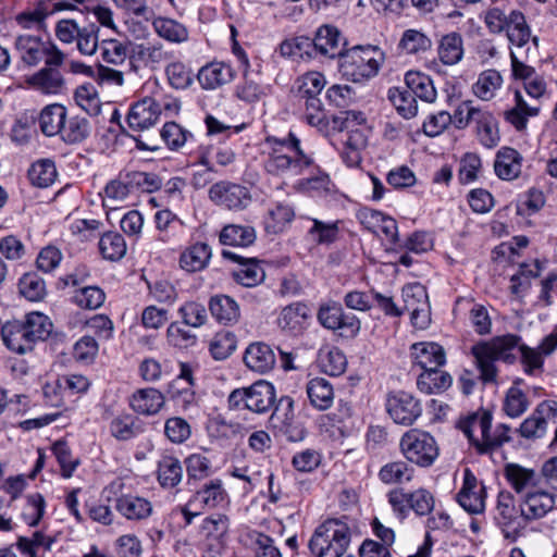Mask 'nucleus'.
<instances>
[{"mask_svg": "<svg viewBox=\"0 0 557 557\" xmlns=\"http://www.w3.org/2000/svg\"><path fill=\"white\" fill-rule=\"evenodd\" d=\"M388 100L393 103L396 111L404 119H412L418 113V102L416 97L405 85L404 87H393L388 89Z\"/></svg>", "mask_w": 557, "mask_h": 557, "instance_id": "obj_48", "label": "nucleus"}, {"mask_svg": "<svg viewBox=\"0 0 557 557\" xmlns=\"http://www.w3.org/2000/svg\"><path fill=\"white\" fill-rule=\"evenodd\" d=\"M505 32L512 47L510 50L524 51L527 47H531L530 42H532V50L535 53L539 47V38L536 36L532 37L530 26L521 11L512 10L509 13V24Z\"/></svg>", "mask_w": 557, "mask_h": 557, "instance_id": "obj_18", "label": "nucleus"}, {"mask_svg": "<svg viewBox=\"0 0 557 557\" xmlns=\"http://www.w3.org/2000/svg\"><path fill=\"white\" fill-rule=\"evenodd\" d=\"M143 431L138 419L126 412L116 414L109 423V432L117 441H131Z\"/></svg>", "mask_w": 557, "mask_h": 557, "instance_id": "obj_40", "label": "nucleus"}, {"mask_svg": "<svg viewBox=\"0 0 557 557\" xmlns=\"http://www.w3.org/2000/svg\"><path fill=\"white\" fill-rule=\"evenodd\" d=\"M412 355L423 371L441 368L446 361L444 348L436 343L413 344Z\"/></svg>", "mask_w": 557, "mask_h": 557, "instance_id": "obj_33", "label": "nucleus"}, {"mask_svg": "<svg viewBox=\"0 0 557 557\" xmlns=\"http://www.w3.org/2000/svg\"><path fill=\"white\" fill-rule=\"evenodd\" d=\"M165 74L169 84L175 89H186L193 84L191 70L181 61H174L166 65Z\"/></svg>", "mask_w": 557, "mask_h": 557, "instance_id": "obj_64", "label": "nucleus"}, {"mask_svg": "<svg viewBox=\"0 0 557 557\" xmlns=\"http://www.w3.org/2000/svg\"><path fill=\"white\" fill-rule=\"evenodd\" d=\"M530 407L527 394L517 385H512L505 394L503 401L504 412L515 419L521 417Z\"/></svg>", "mask_w": 557, "mask_h": 557, "instance_id": "obj_56", "label": "nucleus"}, {"mask_svg": "<svg viewBox=\"0 0 557 557\" xmlns=\"http://www.w3.org/2000/svg\"><path fill=\"white\" fill-rule=\"evenodd\" d=\"M22 323L34 343L38 341H45L52 331V322L46 314L41 312L35 311L28 313L26 315L25 322Z\"/></svg>", "mask_w": 557, "mask_h": 557, "instance_id": "obj_57", "label": "nucleus"}, {"mask_svg": "<svg viewBox=\"0 0 557 557\" xmlns=\"http://www.w3.org/2000/svg\"><path fill=\"white\" fill-rule=\"evenodd\" d=\"M462 304L468 307V319L474 332L479 335L490 334L492 331V320L487 309L483 305L474 302L472 299L457 300V306Z\"/></svg>", "mask_w": 557, "mask_h": 557, "instance_id": "obj_52", "label": "nucleus"}, {"mask_svg": "<svg viewBox=\"0 0 557 557\" xmlns=\"http://www.w3.org/2000/svg\"><path fill=\"white\" fill-rule=\"evenodd\" d=\"M148 16L153 30L162 39L174 44L187 41L188 30L182 23L164 16H154L153 13Z\"/></svg>", "mask_w": 557, "mask_h": 557, "instance_id": "obj_34", "label": "nucleus"}, {"mask_svg": "<svg viewBox=\"0 0 557 557\" xmlns=\"http://www.w3.org/2000/svg\"><path fill=\"white\" fill-rule=\"evenodd\" d=\"M234 77L235 71L233 67L221 61H212L203 65L197 74L200 86L206 90H214L226 85L231 83Z\"/></svg>", "mask_w": 557, "mask_h": 557, "instance_id": "obj_26", "label": "nucleus"}, {"mask_svg": "<svg viewBox=\"0 0 557 557\" xmlns=\"http://www.w3.org/2000/svg\"><path fill=\"white\" fill-rule=\"evenodd\" d=\"M15 49L20 60L27 66H36L42 60L47 65H62L65 54L51 40H42L39 36L23 34L15 39Z\"/></svg>", "mask_w": 557, "mask_h": 557, "instance_id": "obj_5", "label": "nucleus"}, {"mask_svg": "<svg viewBox=\"0 0 557 557\" xmlns=\"http://www.w3.org/2000/svg\"><path fill=\"white\" fill-rule=\"evenodd\" d=\"M463 52V40L460 34L453 32L441 38L437 54L443 64L455 65L459 63Z\"/></svg>", "mask_w": 557, "mask_h": 557, "instance_id": "obj_45", "label": "nucleus"}, {"mask_svg": "<svg viewBox=\"0 0 557 557\" xmlns=\"http://www.w3.org/2000/svg\"><path fill=\"white\" fill-rule=\"evenodd\" d=\"M505 476L517 493L525 492L527 494L529 491H534L539 487L536 473L516 463L506 466Z\"/></svg>", "mask_w": 557, "mask_h": 557, "instance_id": "obj_41", "label": "nucleus"}, {"mask_svg": "<svg viewBox=\"0 0 557 557\" xmlns=\"http://www.w3.org/2000/svg\"><path fill=\"white\" fill-rule=\"evenodd\" d=\"M401 296L404 300V309L401 310L410 313L411 323L418 329H426L431 318L424 286L420 283L407 284L403 287Z\"/></svg>", "mask_w": 557, "mask_h": 557, "instance_id": "obj_10", "label": "nucleus"}, {"mask_svg": "<svg viewBox=\"0 0 557 557\" xmlns=\"http://www.w3.org/2000/svg\"><path fill=\"white\" fill-rule=\"evenodd\" d=\"M453 379L449 373L435 368L423 371L418 380L417 386L420 392L431 395L446 391L451 385Z\"/></svg>", "mask_w": 557, "mask_h": 557, "instance_id": "obj_46", "label": "nucleus"}, {"mask_svg": "<svg viewBox=\"0 0 557 557\" xmlns=\"http://www.w3.org/2000/svg\"><path fill=\"white\" fill-rule=\"evenodd\" d=\"M27 175L32 185L39 188H47L51 186L58 177L55 163L51 159H39L30 165Z\"/></svg>", "mask_w": 557, "mask_h": 557, "instance_id": "obj_50", "label": "nucleus"}, {"mask_svg": "<svg viewBox=\"0 0 557 557\" xmlns=\"http://www.w3.org/2000/svg\"><path fill=\"white\" fill-rule=\"evenodd\" d=\"M413 469L405 461H392L384 465L379 471L380 480L385 484L401 483L410 481Z\"/></svg>", "mask_w": 557, "mask_h": 557, "instance_id": "obj_61", "label": "nucleus"}, {"mask_svg": "<svg viewBox=\"0 0 557 557\" xmlns=\"http://www.w3.org/2000/svg\"><path fill=\"white\" fill-rule=\"evenodd\" d=\"M183 478L180 460L173 456H163L158 462V481L163 487L176 486Z\"/></svg>", "mask_w": 557, "mask_h": 557, "instance_id": "obj_53", "label": "nucleus"}, {"mask_svg": "<svg viewBox=\"0 0 557 557\" xmlns=\"http://www.w3.org/2000/svg\"><path fill=\"white\" fill-rule=\"evenodd\" d=\"M267 141L272 146L264 168L268 173L276 176H297L310 171V176L300 181L305 190L327 191L330 189V176L314 165L311 154L301 148L300 139L293 133L286 139L269 137Z\"/></svg>", "mask_w": 557, "mask_h": 557, "instance_id": "obj_1", "label": "nucleus"}, {"mask_svg": "<svg viewBox=\"0 0 557 557\" xmlns=\"http://www.w3.org/2000/svg\"><path fill=\"white\" fill-rule=\"evenodd\" d=\"M554 506L555 498L553 494L539 487L534 491H529L520 502L525 524L544 518L553 510Z\"/></svg>", "mask_w": 557, "mask_h": 557, "instance_id": "obj_21", "label": "nucleus"}, {"mask_svg": "<svg viewBox=\"0 0 557 557\" xmlns=\"http://www.w3.org/2000/svg\"><path fill=\"white\" fill-rule=\"evenodd\" d=\"M280 54L292 61H309L315 57L311 38L298 36L285 39L278 47Z\"/></svg>", "mask_w": 557, "mask_h": 557, "instance_id": "obj_35", "label": "nucleus"}, {"mask_svg": "<svg viewBox=\"0 0 557 557\" xmlns=\"http://www.w3.org/2000/svg\"><path fill=\"white\" fill-rule=\"evenodd\" d=\"M539 109L535 103H529L525 96L520 91H515V106L505 111V120L511 124L517 131L521 132L527 128L528 119L536 116Z\"/></svg>", "mask_w": 557, "mask_h": 557, "instance_id": "obj_30", "label": "nucleus"}, {"mask_svg": "<svg viewBox=\"0 0 557 557\" xmlns=\"http://www.w3.org/2000/svg\"><path fill=\"white\" fill-rule=\"evenodd\" d=\"M351 540L350 528L343 519H327L321 523L309 541L315 557H342Z\"/></svg>", "mask_w": 557, "mask_h": 557, "instance_id": "obj_4", "label": "nucleus"}, {"mask_svg": "<svg viewBox=\"0 0 557 557\" xmlns=\"http://www.w3.org/2000/svg\"><path fill=\"white\" fill-rule=\"evenodd\" d=\"M161 112L160 103L153 98L145 97L131 106L126 122L133 131L148 129L158 123Z\"/></svg>", "mask_w": 557, "mask_h": 557, "instance_id": "obj_17", "label": "nucleus"}, {"mask_svg": "<svg viewBox=\"0 0 557 557\" xmlns=\"http://www.w3.org/2000/svg\"><path fill=\"white\" fill-rule=\"evenodd\" d=\"M165 405L164 395L152 387L137 389L129 398V407L143 416L157 414Z\"/></svg>", "mask_w": 557, "mask_h": 557, "instance_id": "obj_29", "label": "nucleus"}, {"mask_svg": "<svg viewBox=\"0 0 557 557\" xmlns=\"http://www.w3.org/2000/svg\"><path fill=\"white\" fill-rule=\"evenodd\" d=\"M311 227L308 228V237L318 245H331L339 237L341 221H321L319 219H310Z\"/></svg>", "mask_w": 557, "mask_h": 557, "instance_id": "obj_49", "label": "nucleus"}, {"mask_svg": "<svg viewBox=\"0 0 557 557\" xmlns=\"http://www.w3.org/2000/svg\"><path fill=\"white\" fill-rule=\"evenodd\" d=\"M386 410L395 423L403 425H411L422 413L419 400L404 391L387 396Z\"/></svg>", "mask_w": 557, "mask_h": 557, "instance_id": "obj_12", "label": "nucleus"}, {"mask_svg": "<svg viewBox=\"0 0 557 557\" xmlns=\"http://www.w3.org/2000/svg\"><path fill=\"white\" fill-rule=\"evenodd\" d=\"M222 256L239 263L240 268L233 272V277L238 284L253 287L263 282L265 273L256 259H246L230 250H223Z\"/></svg>", "mask_w": 557, "mask_h": 557, "instance_id": "obj_22", "label": "nucleus"}, {"mask_svg": "<svg viewBox=\"0 0 557 557\" xmlns=\"http://www.w3.org/2000/svg\"><path fill=\"white\" fill-rule=\"evenodd\" d=\"M228 502V495L220 479L205 483L189 499V506L198 510H211L223 507Z\"/></svg>", "mask_w": 557, "mask_h": 557, "instance_id": "obj_20", "label": "nucleus"}, {"mask_svg": "<svg viewBox=\"0 0 557 557\" xmlns=\"http://www.w3.org/2000/svg\"><path fill=\"white\" fill-rule=\"evenodd\" d=\"M211 248L205 243H197L184 250L180 258L181 268L187 272L203 270L211 258Z\"/></svg>", "mask_w": 557, "mask_h": 557, "instance_id": "obj_42", "label": "nucleus"}, {"mask_svg": "<svg viewBox=\"0 0 557 557\" xmlns=\"http://www.w3.org/2000/svg\"><path fill=\"white\" fill-rule=\"evenodd\" d=\"M244 362L250 370L263 374L274 368L276 357L270 345L262 342H256L251 343L246 348Z\"/></svg>", "mask_w": 557, "mask_h": 557, "instance_id": "obj_28", "label": "nucleus"}, {"mask_svg": "<svg viewBox=\"0 0 557 557\" xmlns=\"http://www.w3.org/2000/svg\"><path fill=\"white\" fill-rule=\"evenodd\" d=\"M67 111L63 104L52 103L46 106L39 114V127L48 137L60 135L65 123Z\"/></svg>", "mask_w": 557, "mask_h": 557, "instance_id": "obj_39", "label": "nucleus"}, {"mask_svg": "<svg viewBox=\"0 0 557 557\" xmlns=\"http://www.w3.org/2000/svg\"><path fill=\"white\" fill-rule=\"evenodd\" d=\"M274 403V386L262 380L248 387L234 389L228 396L230 408L247 409L256 413L269 411Z\"/></svg>", "mask_w": 557, "mask_h": 557, "instance_id": "obj_7", "label": "nucleus"}, {"mask_svg": "<svg viewBox=\"0 0 557 557\" xmlns=\"http://www.w3.org/2000/svg\"><path fill=\"white\" fill-rule=\"evenodd\" d=\"M310 404L318 410H327L334 403V388L324 377H313L307 383Z\"/></svg>", "mask_w": 557, "mask_h": 557, "instance_id": "obj_36", "label": "nucleus"}, {"mask_svg": "<svg viewBox=\"0 0 557 557\" xmlns=\"http://www.w3.org/2000/svg\"><path fill=\"white\" fill-rule=\"evenodd\" d=\"M106 300V293L98 286H86L75 292L73 301L83 309L96 310Z\"/></svg>", "mask_w": 557, "mask_h": 557, "instance_id": "obj_62", "label": "nucleus"}, {"mask_svg": "<svg viewBox=\"0 0 557 557\" xmlns=\"http://www.w3.org/2000/svg\"><path fill=\"white\" fill-rule=\"evenodd\" d=\"M237 347V338L230 331L219 332L214 335L209 345L211 356L215 360L228 358Z\"/></svg>", "mask_w": 557, "mask_h": 557, "instance_id": "obj_59", "label": "nucleus"}, {"mask_svg": "<svg viewBox=\"0 0 557 557\" xmlns=\"http://www.w3.org/2000/svg\"><path fill=\"white\" fill-rule=\"evenodd\" d=\"M326 81L322 73L311 71L297 79L298 94L301 98H319L318 96L325 87Z\"/></svg>", "mask_w": 557, "mask_h": 557, "instance_id": "obj_60", "label": "nucleus"}, {"mask_svg": "<svg viewBox=\"0 0 557 557\" xmlns=\"http://www.w3.org/2000/svg\"><path fill=\"white\" fill-rule=\"evenodd\" d=\"M114 507L128 521L146 520L153 512V506L148 498L134 494L120 495L115 498Z\"/></svg>", "mask_w": 557, "mask_h": 557, "instance_id": "obj_24", "label": "nucleus"}, {"mask_svg": "<svg viewBox=\"0 0 557 557\" xmlns=\"http://www.w3.org/2000/svg\"><path fill=\"white\" fill-rule=\"evenodd\" d=\"M405 85L411 94L424 102L432 103L436 100L437 92L432 78L421 72L409 71L405 75Z\"/></svg>", "mask_w": 557, "mask_h": 557, "instance_id": "obj_38", "label": "nucleus"}, {"mask_svg": "<svg viewBox=\"0 0 557 557\" xmlns=\"http://www.w3.org/2000/svg\"><path fill=\"white\" fill-rule=\"evenodd\" d=\"M486 488L471 472L463 471L462 486L456 495L457 503L469 513L479 515L485 509Z\"/></svg>", "mask_w": 557, "mask_h": 557, "instance_id": "obj_14", "label": "nucleus"}, {"mask_svg": "<svg viewBox=\"0 0 557 557\" xmlns=\"http://www.w3.org/2000/svg\"><path fill=\"white\" fill-rule=\"evenodd\" d=\"M385 61L384 52L376 46H356L341 55L339 72L347 81L363 83L375 77Z\"/></svg>", "mask_w": 557, "mask_h": 557, "instance_id": "obj_3", "label": "nucleus"}, {"mask_svg": "<svg viewBox=\"0 0 557 557\" xmlns=\"http://www.w3.org/2000/svg\"><path fill=\"white\" fill-rule=\"evenodd\" d=\"M399 447L409 462L424 468L432 466L440 454L435 438L418 429L407 431L400 438Z\"/></svg>", "mask_w": 557, "mask_h": 557, "instance_id": "obj_6", "label": "nucleus"}, {"mask_svg": "<svg viewBox=\"0 0 557 557\" xmlns=\"http://www.w3.org/2000/svg\"><path fill=\"white\" fill-rule=\"evenodd\" d=\"M99 26L94 23L82 26L77 35L76 48L81 54L91 57L97 52L99 46Z\"/></svg>", "mask_w": 557, "mask_h": 557, "instance_id": "obj_63", "label": "nucleus"}, {"mask_svg": "<svg viewBox=\"0 0 557 557\" xmlns=\"http://www.w3.org/2000/svg\"><path fill=\"white\" fill-rule=\"evenodd\" d=\"M522 161L523 157L518 150L504 146L495 154L494 172L503 181L516 180L521 174Z\"/></svg>", "mask_w": 557, "mask_h": 557, "instance_id": "obj_27", "label": "nucleus"}, {"mask_svg": "<svg viewBox=\"0 0 557 557\" xmlns=\"http://www.w3.org/2000/svg\"><path fill=\"white\" fill-rule=\"evenodd\" d=\"M504 78L502 74L494 69L481 72L476 82L472 85V92L483 101H491L502 89Z\"/></svg>", "mask_w": 557, "mask_h": 557, "instance_id": "obj_37", "label": "nucleus"}, {"mask_svg": "<svg viewBox=\"0 0 557 557\" xmlns=\"http://www.w3.org/2000/svg\"><path fill=\"white\" fill-rule=\"evenodd\" d=\"M557 418V403L545 400L537 405L532 414L527 418L519 428V433L524 438L542 437L547 430L548 421L555 422Z\"/></svg>", "mask_w": 557, "mask_h": 557, "instance_id": "obj_16", "label": "nucleus"}, {"mask_svg": "<svg viewBox=\"0 0 557 557\" xmlns=\"http://www.w3.org/2000/svg\"><path fill=\"white\" fill-rule=\"evenodd\" d=\"M2 339L10 350L17 354L30 351L35 345L25 326L20 321L8 322L2 327Z\"/></svg>", "mask_w": 557, "mask_h": 557, "instance_id": "obj_32", "label": "nucleus"}, {"mask_svg": "<svg viewBox=\"0 0 557 557\" xmlns=\"http://www.w3.org/2000/svg\"><path fill=\"white\" fill-rule=\"evenodd\" d=\"M468 117L475 123V134L479 143L487 148H495L500 141L498 122L495 116L484 110H471Z\"/></svg>", "mask_w": 557, "mask_h": 557, "instance_id": "obj_23", "label": "nucleus"}, {"mask_svg": "<svg viewBox=\"0 0 557 557\" xmlns=\"http://www.w3.org/2000/svg\"><path fill=\"white\" fill-rule=\"evenodd\" d=\"M492 419L488 410L480 409L459 421V429L480 451L488 450Z\"/></svg>", "mask_w": 557, "mask_h": 557, "instance_id": "obj_11", "label": "nucleus"}, {"mask_svg": "<svg viewBox=\"0 0 557 557\" xmlns=\"http://www.w3.org/2000/svg\"><path fill=\"white\" fill-rule=\"evenodd\" d=\"M310 310L302 302H294L284 307L277 318V324L282 330L298 331L309 318Z\"/></svg>", "mask_w": 557, "mask_h": 557, "instance_id": "obj_51", "label": "nucleus"}, {"mask_svg": "<svg viewBox=\"0 0 557 557\" xmlns=\"http://www.w3.org/2000/svg\"><path fill=\"white\" fill-rule=\"evenodd\" d=\"M171 57V53L164 49L160 41L133 44L129 50V62L135 71L140 69L157 70Z\"/></svg>", "mask_w": 557, "mask_h": 557, "instance_id": "obj_13", "label": "nucleus"}, {"mask_svg": "<svg viewBox=\"0 0 557 557\" xmlns=\"http://www.w3.org/2000/svg\"><path fill=\"white\" fill-rule=\"evenodd\" d=\"M314 45V53L324 57L341 59L344 54L343 46L345 45L341 32L332 25H322L318 28L315 36L311 39Z\"/></svg>", "mask_w": 557, "mask_h": 557, "instance_id": "obj_25", "label": "nucleus"}, {"mask_svg": "<svg viewBox=\"0 0 557 557\" xmlns=\"http://www.w3.org/2000/svg\"><path fill=\"white\" fill-rule=\"evenodd\" d=\"M60 65H47L25 78L26 85L44 95H59L65 90V79Z\"/></svg>", "mask_w": 557, "mask_h": 557, "instance_id": "obj_19", "label": "nucleus"}, {"mask_svg": "<svg viewBox=\"0 0 557 557\" xmlns=\"http://www.w3.org/2000/svg\"><path fill=\"white\" fill-rule=\"evenodd\" d=\"M99 249L103 258L115 261L120 260L126 253V243L121 234L108 232L101 236Z\"/></svg>", "mask_w": 557, "mask_h": 557, "instance_id": "obj_58", "label": "nucleus"}, {"mask_svg": "<svg viewBox=\"0 0 557 557\" xmlns=\"http://www.w3.org/2000/svg\"><path fill=\"white\" fill-rule=\"evenodd\" d=\"M209 198L230 210L245 209L251 199L246 187L226 181L213 184L209 189Z\"/></svg>", "mask_w": 557, "mask_h": 557, "instance_id": "obj_15", "label": "nucleus"}, {"mask_svg": "<svg viewBox=\"0 0 557 557\" xmlns=\"http://www.w3.org/2000/svg\"><path fill=\"white\" fill-rule=\"evenodd\" d=\"M494 519L504 536L515 541L525 528L522 507L517 506L510 492L503 491L497 496Z\"/></svg>", "mask_w": 557, "mask_h": 557, "instance_id": "obj_8", "label": "nucleus"}, {"mask_svg": "<svg viewBox=\"0 0 557 557\" xmlns=\"http://www.w3.org/2000/svg\"><path fill=\"white\" fill-rule=\"evenodd\" d=\"M230 519L222 513H214L203 519L200 525L201 547L205 557H218L226 542Z\"/></svg>", "mask_w": 557, "mask_h": 557, "instance_id": "obj_9", "label": "nucleus"}, {"mask_svg": "<svg viewBox=\"0 0 557 557\" xmlns=\"http://www.w3.org/2000/svg\"><path fill=\"white\" fill-rule=\"evenodd\" d=\"M220 242L234 247H249L257 238L256 230L250 225L228 224L220 232Z\"/></svg>", "mask_w": 557, "mask_h": 557, "instance_id": "obj_43", "label": "nucleus"}, {"mask_svg": "<svg viewBox=\"0 0 557 557\" xmlns=\"http://www.w3.org/2000/svg\"><path fill=\"white\" fill-rule=\"evenodd\" d=\"M398 49L404 54L419 55L432 48V39L421 29H406L398 42Z\"/></svg>", "mask_w": 557, "mask_h": 557, "instance_id": "obj_44", "label": "nucleus"}, {"mask_svg": "<svg viewBox=\"0 0 557 557\" xmlns=\"http://www.w3.org/2000/svg\"><path fill=\"white\" fill-rule=\"evenodd\" d=\"M90 133L91 125L89 120L84 116L73 115L65 117L60 136L65 144L75 145L87 139Z\"/></svg>", "mask_w": 557, "mask_h": 557, "instance_id": "obj_47", "label": "nucleus"}, {"mask_svg": "<svg viewBox=\"0 0 557 557\" xmlns=\"http://www.w3.org/2000/svg\"><path fill=\"white\" fill-rule=\"evenodd\" d=\"M294 210L288 205H276L269 210L264 220L265 231L271 234H278L286 230L294 219Z\"/></svg>", "mask_w": 557, "mask_h": 557, "instance_id": "obj_55", "label": "nucleus"}, {"mask_svg": "<svg viewBox=\"0 0 557 557\" xmlns=\"http://www.w3.org/2000/svg\"><path fill=\"white\" fill-rule=\"evenodd\" d=\"M209 310L212 317L224 325H234L240 318L239 305L226 295L213 296L209 301Z\"/></svg>", "mask_w": 557, "mask_h": 557, "instance_id": "obj_31", "label": "nucleus"}, {"mask_svg": "<svg viewBox=\"0 0 557 557\" xmlns=\"http://www.w3.org/2000/svg\"><path fill=\"white\" fill-rule=\"evenodd\" d=\"M520 337L512 334L497 336L488 342H480L472 346L471 352L480 371V377L484 383H494L497 379L495 361L502 360L512 363L519 349Z\"/></svg>", "mask_w": 557, "mask_h": 557, "instance_id": "obj_2", "label": "nucleus"}, {"mask_svg": "<svg viewBox=\"0 0 557 557\" xmlns=\"http://www.w3.org/2000/svg\"><path fill=\"white\" fill-rule=\"evenodd\" d=\"M319 367L322 372L331 376H338L345 372L347 359L344 352L336 347L321 349L319 352Z\"/></svg>", "mask_w": 557, "mask_h": 557, "instance_id": "obj_54", "label": "nucleus"}]
</instances>
